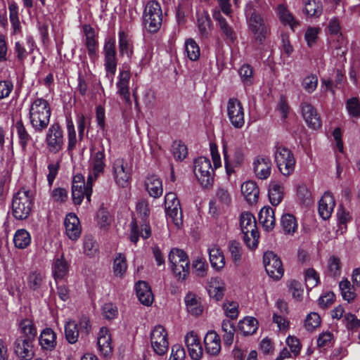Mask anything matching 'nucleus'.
Returning a JSON list of instances; mask_svg holds the SVG:
<instances>
[{
  "mask_svg": "<svg viewBox=\"0 0 360 360\" xmlns=\"http://www.w3.org/2000/svg\"><path fill=\"white\" fill-rule=\"evenodd\" d=\"M341 263L339 258L332 256L328 260L327 273L333 278H338L341 274Z\"/></svg>",
  "mask_w": 360,
  "mask_h": 360,
  "instance_id": "54",
  "label": "nucleus"
},
{
  "mask_svg": "<svg viewBox=\"0 0 360 360\" xmlns=\"http://www.w3.org/2000/svg\"><path fill=\"white\" fill-rule=\"evenodd\" d=\"M253 169L256 176L259 179H267L271 172V160L267 157H257L253 162Z\"/></svg>",
  "mask_w": 360,
  "mask_h": 360,
  "instance_id": "26",
  "label": "nucleus"
},
{
  "mask_svg": "<svg viewBox=\"0 0 360 360\" xmlns=\"http://www.w3.org/2000/svg\"><path fill=\"white\" fill-rule=\"evenodd\" d=\"M275 161L281 173L284 176L291 174L295 166V160L292 153L287 148L279 146L274 152Z\"/></svg>",
  "mask_w": 360,
  "mask_h": 360,
  "instance_id": "11",
  "label": "nucleus"
},
{
  "mask_svg": "<svg viewBox=\"0 0 360 360\" xmlns=\"http://www.w3.org/2000/svg\"><path fill=\"white\" fill-rule=\"evenodd\" d=\"M172 151L176 160H181L187 155L186 146L181 141H174L172 146Z\"/></svg>",
  "mask_w": 360,
  "mask_h": 360,
  "instance_id": "60",
  "label": "nucleus"
},
{
  "mask_svg": "<svg viewBox=\"0 0 360 360\" xmlns=\"http://www.w3.org/2000/svg\"><path fill=\"white\" fill-rule=\"evenodd\" d=\"M225 167L229 175L234 172V167L240 166L244 160V154L240 148H236L231 160L229 162L226 147H224Z\"/></svg>",
  "mask_w": 360,
  "mask_h": 360,
  "instance_id": "38",
  "label": "nucleus"
},
{
  "mask_svg": "<svg viewBox=\"0 0 360 360\" xmlns=\"http://www.w3.org/2000/svg\"><path fill=\"white\" fill-rule=\"evenodd\" d=\"M143 22L150 32H156L162 22V12L160 5L155 1H149L143 13Z\"/></svg>",
  "mask_w": 360,
  "mask_h": 360,
  "instance_id": "7",
  "label": "nucleus"
},
{
  "mask_svg": "<svg viewBox=\"0 0 360 360\" xmlns=\"http://www.w3.org/2000/svg\"><path fill=\"white\" fill-rule=\"evenodd\" d=\"M46 142L51 153H56L63 149L64 143L63 130L58 123L51 124L49 128Z\"/></svg>",
  "mask_w": 360,
  "mask_h": 360,
  "instance_id": "16",
  "label": "nucleus"
},
{
  "mask_svg": "<svg viewBox=\"0 0 360 360\" xmlns=\"http://www.w3.org/2000/svg\"><path fill=\"white\" fill-rule=\"evenodd\" d=\"M214 20L217 22V25L221 32V34L231 42L236 39V34L233 28L229 24L226 19L222 16L220 11L214 10L212 13Z\"/></svg>",
  "mask_w": 360,
  "mask_h": 360,
  "instance_id": "24",
  "label": "nucleus"
},
{
  "mask_svg": "<svg viewBox=\"0 0 360 360\" xmlns=\"http://www.w3.org/2000/svg\"><path fill=\"white\" fill-rule=\"evenodd\" d=\"M18 141L23 150H25L28 143L32 141V136L28 133L22 120H18L15 124Z\"/></svg>",
  "mask_w": 360,
  "mask_h": 360,
  "instance_id": "47",
  "label": "nucleus"
},
{
  "mask_svg": "<svg viewBox=\"0 0 360 360\" xmlns=\"http://www.w3.org/2000/svg\"><path fill=\"white\" fill-rule=\"evenodd\" d=\"M211 266L217 271H221L225 266V257L220 248L212 245L208 248Z\"/></svg>",
  "mask_w": 360,
  "mask_h": 360,
  "instance_id": "33",
  "label": "nucleus"
},
{
  "mask_svg": "<svg viewBox=\"0 0 360 360\" xmlns=\"http://www.w3.org/2000/svg\"><path fill=\"white\" fill-rule=\"evenodd\" d=\"M239 75L243 82L250 85L253 82V70L250 65L244 64L239 70Z\"/></svg>",
  "mask_w": 360,
  "mask_h": 360,
  "instance_id": "61",
  "label": "nucleus"
},
{
  "mask_svg": "<svg viewBox=\"0 0 360 360\" xmlns=\"http://www.w3.org/2000/svg\"><path fill=\"white\" fill-rule=\"evenodd\" d=\"M150 344L158 355L161 356L167 352L169 347L167 332L162 326H155L151 330Z\"/></svg>",
  "mask_w": 360,
  "mask_h": 360,
  "instance_id": "13",
  "label": "nucleus"
},
{
  "mask_svg": "<svg viewBox=\"0 0 360 360\" xmlns=\"http://www.w3.org/2000/svg\"><path fill=\"white\" fill-rule=\"evenodd\" d=\"M169 262L171 264V268L184 264L186 266L189 264V259L186 254L181 250L174 248L169 254Z\"/></svg>",
  "mask_w": 360,
  "mask_h": 360,
  "instance_id": "46",
  "label": "nucleus"
},
{
  "mask_svg": "<svg viewBox=\"0 0 360 360\" xmlns=\"http://www.w3.org/2000/svg\"><path fill=\"white\" fill-rule=\"evenodd\" d=\"M226 285L224 282L219 278H212L208 284L209 295L216 300H221L224 295Z\"/></svg>",
  "mask_w": 360,
  "mask_h": 360,
  "instance_id": "36",
  "label": "nucleus"
},
{
  "mask_svg": "<svg viewBox=\"0 0 360 360\" xmlns=\"http://www.w3.org/2000/svg\"><path fill=\"white\" fill-rule=\"evenodd\" d=\"M259 221L266 231H271L276 225L274 210L269 206H264L259 213Z\"/></svg>",
  "mask_w": 360,
  "mask_h": 360,
  "instance_id": "32",
  "label": "nucleus"
},
{
  "mask_svg": "<svg viewBox=\"0 0 360 360\" xmlns=\"http://www.w3.org/2000/svg\"><path fill=\"white\" fill-rule=\"evenodd\" d=\"M284 188L283 185L276 181H272L269 186L268 195L272 205H278L283 200Z\"/></svg>",
  "mask_w": 360,
  "mask_h": 360,
  "instance_id": "42",
  "label": "nucleus"
},
{
  "mask_svg": "<svg viewBox=\"0 0 360 360\" xmlns=\"http://www.w3.org/2000/svg\"><path fill=\"white\" fill-rule=\"evenodd\" d=\"M37 48L34 37L30 34H27L24 40H18L15 42L13 50L18 61L23 63Z\"/></svg>",
  "mask_w": 360,
  "mask_h": 360,
  "instance_id": "17",
  "label": "nucleus"
},
{
  "mask_svg": "<svg viewBox=\"0 0 360 360\" xmlns=\"http://www.w3.org/2000/svg\"><path fill=\"white\" fill-rule=\"evenodd\" d=\"M276 13L281 22L285 26H289L292 30L299 26L300 22L297 20L290 11L284 4H279L276 8Z\"/></svg>",
  "mask_w": 360,
  "mask_h": 360,
  "instance_id": "37",
  "label": "nucleus"
},
{
  "mask_svg": "<svg viewBox=\"0 0 360 360\" xmlns=\"http://www.w3.org/2000/svg\"><path fill=\"white\" fill-rule=\"evenodd\" d=\"M346 109L352 117H358L360 115V102L356 97L347 101Z\"/></svg>",
  "mask_w": 360,
  "mask_h": 360,
  "instance_id": "59",
  "label": "nucleus"
},
{
  "mask_svg": "<svg viewBox=\"0 0 360 360\" xmlns=\"http://www.w3.org/2000/svg\"><path fill=\"white\" fill-rule=\"evenodd\" d=\"M31 240L30 233L24 229H18L13 236L14 245L18 249H25L30 245Z\"/></svg>",
  "mask_w": 360,
  "mask_h": 360,
  "instance_id": "44",
  "label": "nucleus"
},
{
  "mask_svg": "<svg viewBox=\"0 0 360 360\" xmlns=\"http://www.w3.org/2000/svg\"><path fill=\"white\" fill-rule=\"evenodd\" d=\"M231 258L235 264L238 265L242 257V248L236 241H231L229 245Z\"/></svg>",
  "mask_w": 360,
  "mask_h": 360,
  "instance_id": "63",
  "label": "nucleus"
},
{
  "mask_svg": "<svg viewBox=\"0 0 360 360\" xmlns=\"http://www.w3.org/2000/svg\"><path fill=\"white\" fill-rule=\"evenodd\" d=\"M118 48L120 56L131 58L133 54V44L129 36L123 31L118 32Z\"/></svg>",
  "mask_w": 360,
  "mask_h": 360,
  "instance_id": "41",
  "label": "nucleus"
},
{
  "mask_svg": "<svg viewBox=\"0 0 360 360\" xmlns=\"http://www.w3.org/2000/svg\"><path fill=\"white\" fill-rule=\"evenodd\" d=\"M193 172L195 177L203 187L210 186L214 181V168L210 160L205 157H199L194 160Z\"/></svg>",
  "mask_w": 360,
  "mask_h": 360,
  "instance_id": "8",
  "label": "nucleus"
},
{
  "mask_svg": "<svg viewBox=\"0 0 360 360\" xmlns=\"http://www.w3.org/2000/svg\"><path fill=\"white\" fill-rule=\"evenodd\" d=\"M145 186L149 195L153 198H158L162 194V182L156 175L148 176L146 180Z\"/></svg>",
  "mask_w": 360,
  "mask_h": 360,
  "instance_id": "40",
  "label": "nucleus"
},
{
  "mask_svg": "<svg viewBox=\"0 0 360 360\" xmlns=\"http://www.w3.org/2000/svg\"><path fill=\"white\" fill-rule=\"evenodd\" d=\"M187 311L192 315L198 316L202 314L203 307L200 298L195 293L188 292L184 298Z\"/></svg>",
  "mask_w": 360,
  "mask_h": 360,
  "instance_id": "39",
  "label": "nucleus"
},
{
  "mask_svg": "<svg viewBox=\"0 0 360 360\" xmlns=\"http://www.w3.org/2000/svg\"><path fill=\"white\" fill-rule=\"evenodd\" d=\"M34 193L29 188L23 187L13 196L12 212L16 219H27L31 213L33 205Z\"/></svg>",
  "mask_w": 360,
  "mask_h": 360,
  "instance_id": "2",
  "label": "nucleus"
},
{
  "mask_svg": "<svg viewBox=\"0 0 360 360\" xmlns=\"http://www.w3.org/2000/svg\"><path fill=\"white\" fill-rule=\"evenodd\" d=\"M166 217L168 223H173L179 229L183 224L180 202L174 193L169 192L165 197Z\"/></svg>",
  "mask_w": 360,
  "mask_h": 360,
  "instance_id": "10",
  "label": "nucleus"
},
{
  "mask_svg": "<svg viewBox=\"0 0 360 360\" xmlns=\"http://www.w3.org/2000/svg\"><path fill=\"white\" fill-rule=\"evenodd\" d=\"M304 13L309 18H319L323 13V4L320 0H304Z\"/></svg>",
  "mask_w": 360,
  "mask_h": 360,
  "instance_id": "43",
  "label": "nucleus"
},
{
  "mask_svg": "<svg viewBox=\"0 0 360 360\" xmlns=\"http://www.w3.org/2000/svg\"><path fill=\"white\" fill-rule=\"evenodd\" d=\"M246 15H248V28L253 34L255 41L258 44H262L266 38L270 34V27L265 22L262 16L256 11L248 13L245 10Z\"/></svg>",
  "mask_w": 360,
  "mask_h": 360,
  "instance_id": "5",
  "label": "nucleus"
},
{
  "mask_svg": "<svg viewBox=\"0 0 360 360\" xmlns=\"http://www.w3.org/2000/svg\"><path fill=\"white\" fill-rule=\"evenodd\" d=\"M335 205L334 197L330 192H326L319 200V213L321 217L326 220L329 219Z\"/></svg>",
  "mask_w": 360,
  "mask_h": 360,
  "instance_id": "27",
  "label": "nucleus"
},
{
  "mask_svg": "<svg viewBox=\"0 0 360 360\" xmlns=\"http://www.w3.org/2000/svg\"><path fill=\"white\" fill-rule=\"evenodd\" d=\"M132 169V163L122 157L116 158L110 162L112 179L120 188H127L130 184Z\"/></svg>",
  "mask_w": 360,
  "mask_h": 360,
  "instance_id": "3",
  "label": "nucleus"
},
{
  "mask_svg": "<svg viewBox=\"0 0 360 360\" xmlns=\"http://www.w3.org/2000/svg\"><path fill=\"white\" fill-rule=\"evenodd\" d=\"M44 275L37 271L31 272L27 277V284L30 288L37 290L41 288L44 282Z\"/></svg>",
  "mask_w": 360,
  "mask_h": 360,
  "instance_id": "57",
  "label": "nucleus"
},
{
  "mask_svg": "<svg viewBox=\"0 0 360 360\" xmlns=\"http://www.w3.org/2000/svg\"><path fill=\"white\" fill-rule=\"evenodd\" d=\"M185 343L188 354L193 360L201 359L203 353L200 340L193 331H190L185 335Z\"/></svg>",
  "mask_w": 360,
  "mask_h": 360,
  "instance_id": "22",
  "label": "nucleus"
},
{
  "mask_svg": "<svg viewBox=\"0 0 360 360\" xmlns=\"http://www.w3.org/2000/svg\"><path fill=\"white\" fill-rule=\"evenodd\" d=\"M64 224L67 236L72 240H77L81 235L82 227L77 215L73 213L67 214Z\"/></svg>",
  "mask_w": 360,
  "mask_h": 360,
  "instance_id": "23",
  "label": "nucleus"
},
{
  "mask_svg": "<svg viewBox=\"0 0 360 360\" xmlns=\"http://www.w3.org/2000/svg\"><path fill=\"white\" fill-rule=\"evenodd\" d=\"M185 53L187 57L192 61L197 60L200 56V49L198 44L193 39H188L184 43Z\"/></svg>",
  "mask_w": 360,
  "mask_h": 360,
  "instance_id": "49",
  "label": "nucleus"
},
{
  "mask_svg": "<svg viewBox=\"0 0 360 360\" xmlns=\"http://www.w3.org/2000/svg\"><path fill=\"white\" fill-rule=\"evenodd\" d=\"M105 163V154L103 146L101 149L91 148V155L89 160V184L94 182L104 173Z\"/></svg>",
  "mask_w": 360,
  "mask_h": 360,
  "instance_id": "9",
  "label": "nucleus"
},
{
  "mask_svg": "<svg viewBox=\"0 0 360 360\" xmlns=\"http://www.w3.org/2000/svg\"><path fill=\"white\" fill-rule=\"evenodd\" d=\"M240 226L247 247L250 250L256 249L259 235L255 217L249 212H243L240 217Z\"/></svg>",
  "mask_w": 360,
  "mask_h": 360,
  "instance_id": "4",
  "label": "nucleus"
},
{
  "mask_svg": "<svg viewBox=\"0 0 360 360\" xmlns=\"http://www.w3.org/2000/svg\"><path fill=\"white\" fill-rule=\"evenodd\" d=\"M227 114L231 124L240 129L245 124L244 109L241 103L236 98H230L227 103Z\"/></svg>",
  "mask_w": 360,
  "mask_h": 360,
  "instance_id": "15",
  "label": "nucleus"
},
{
  "mask_svg": "<svg viewBox=\"0 0 360 360\" xmlns=\"http://www.w3.org/2000/svg\"><path fill=\"white\" fill-rule=\"evenodd\" d=\"M131 73L129 68L126 66L120 70L118 75V81L116 84L117 94L120 96L129 105H131L130 94H129V82Z\"/></svg>",
  "mask_w": 360,
  "mask_h": 360,
  "instance_id": "18",
  "label": "nucleus"
},
{
  "mask_svg": "<svg viewBox=\"0 0 360 360\" xmlns=\"http://www.w3.org/2000/svg\"><path fill=\"white\" fill-rule=\"evenodd\" d=\"M83 252L91 258L96 257L98 253V244L91 235L84 237Z\"/></svg>",
  "mask_w": 360,
  "mask_h": 360,
  "instance_id": "48",
  "label": "nucleus"
},
{
  "mask_svg": "<svg viewBox=\"0 0 360 360\" xmlns=\"http://www.w3.org/2000/svg\"><path fill=\"white\" fill-rule=\"evenodd\" d=\"M103 54L104 57L103 65L106 73L105 77L108 79L110 84H112L117 65L115 39L114 38L105 39Z\"/></svg>",
  "mask_w": 360,
  "mask_h": 360,
  "instance_id": "6",
  "label": "nucleus"
},
{
  "mask_svg": "<svg viewBox=\"0 0 360 360\" xmlns=\"http://www.w3.org/2000/svg\"><path fill=\"white\" fill-rule=\"evenodd\" d=\"M51 114V108L46 100L38 98L32 102L29 109V120L35 132L41 133L48 127Z\"/></svg>",
  "mask_w": 360,
  "mask_h": 360,
  "instance_id": "1",
  "label": "nucleus"
},
{
  "mask_svg": "<svg viewBox=\"0 0 360 360\" xmlns=\"http://www.w3.org/2000/svg\"><path fill=\"white\" fill-rule=\"evenodd\" d=\"M97 345L101 355L108 357L112 352V340L109 330L106 328H101L98 333Z\"/></svg>",
  "mask_w": 360,
  "mask_h": 360,
  "instance_id": "25",
  "label": "nucleus"
},
{
  "mask_svg": "<svg viewBox=\"0 0 360 360\" xmlns=\"http://www.w3.org/2000/svg\"><path fill=\"white\" fill-rule=\"evenodd\" d=\"M265 270L271 278L278 280L284 272L281 259L273 252H266L263 257Z\"/></svg>",
  "mask_w": 360,
  "mask_h": 360,
  "instance_id": "14",
  "label": "nucleus"
},
{
  "mask_svg": "<svg viewBox=\"0 0 360 360\" xmlns=\"http://www.w3.org/2000/svg\"><path fill=\"white\" fill-rule=\"evenodd\" d=\"M68 197L67 190L61 187L54 188L50 192V200L56 203H64L68 200Z\"/></svg>",
  "mask_w": 360,
  "mask_h": 360,
  "instance_id": "58",
  "label": "nucleus"
},
{
  "mask_svg": "<svg viewBox=\"0 0 360 360\" xmlns=\"http://www.w3.org/2000/svg\"><path fill=\"white\" fill-rule=\"evenodd\" d=\"M70 264L63 255L56 257L51 264V273L56 282L64 280L69 274Z\"/></svg>",
  "mask_w": 360,
  "mask_h": 360,
  "instance_id": "20",
  "label": "nucleus"
},
{
  "mask_svg": "<svg viewBox=\"0 0 360 360\" xmlns=\"http://www.w3.org/2000/svg\"><path fill=\"white\" fill-rule=\"evenodd\" d=\"M302 115L308 127L313 129H319L321 127V120L316 109L309 103H301Z\"/></svg>",
  "mask_w": 360,
  "mask_h": 360,
  "instance_id": "19",
  "label": "nucleus"
},
{
  "mask_svg": "<svg viewBox=\"0 0 360 360\" xmlns=\"http://www.w3.org/2000/svg\"><path fill=\"white\" fill-rule=\"evenodd\" d=\"M198 31L201 38H207L212 30V23L207 11L203 10L197 13Z\"/></svg>",
  "mask_w": 360,
  "mask_h": 360,
  "instance_id": "29",
  "label": "nucleus"
},
{
  "mask_svg": "<svg viewBox=\"0 0 360 360\" xmlns=\"http://www.w3.org/2000/svg\"><path fill=\"white\" fill-rule=\"evenodd\" d=\"M34 339L18 337L14 344L16 355L21 360H30L34 356L32 342Z\"/></svg>",
  "mask_w": 360,
  "mask_h": 360,
  "instance_id": "21",
  "label": "nucleus"
},
{
  "mask_svg": "<svg viewBox=\"0 0 360 360\" xmlns=\"http://www.w3.org/2000/svg\"><path fill=\"white\" fill-rule=\"evenodd\" d=\"M239 329L245 335H252L257 329V321L253 317H246L239 322Z\"/></svg>",
  "mask_w": 360,
  "mask_h": 360,
  "instance_id": "52",
  "label": "nucleus"
},
{
  "mask_svg": "<svg viewBox=\"0 0 360 360\" xmlns=\"http://www.w3.org/2000/svg\"><path fill=\"white\" fill-rule=\"evenodd\" d=\"M281 224L285 233H294L297 229V223L295 217L290 214H284L281 217Z\"/></svg>",
  "mask_w": 360,
  "mask_h": 360,
  "instance_id": "51",
  "label": "nucleus"
},
{
  "mask_svg": "<svg viewBox=\"0 0 360 360\" xmlns=\"http://www.w3.org/2000/svg\"><path fill=\"white\" fill-rule=\"evenodd\" d=\"M241 193L250 204L256 203L259 198V189L253 181H247L241 185Z\"/></svg>",
  "mask_w": 360,
  "mask_h": 360,
  "instance_id": "35",
  "label": "nucleus"
},
{
  "mask_svg": "<svg viewBox=\"0 0 360 360\" xmlns=\"http://www.w3.org/2000/svg\"><path fill=\"white\" fill-rule=\"evenodd\" d=\"M19 331L21 333L20 337L34 339L37 335V328L33 321L29 319H22L18 324Z\"/></svg>",
  "mask_w": 360,
  "mask_h": 360,
  "instance_id": "45",
  "label": "nucleus"
},
{
  "mask_svg": "<svg viewBox=\"0 0 360 360\" xmlns=\"http://www.w3.org/2000/svg\"><path fill=\"white\" fill-rule=\"evenodd\" d=\"M131 226V234L130 240L132 243H136L139 240V236L144 239H146L150 236L151 230L150 226L143 222L141 224V227L138 226V224L135 219H132L130 224Z\"/></svg>",
  "mask_w": 360,
  "mask_h": 360,
  "instance_id": "31",
  "label": "nucleus"
},
{
  "mask_svg": "<svg viewBox=\"0 0 360 360\" xmlns=\"http://www.w3.org/2000/svg\"><path fill=\"white\" fill-rule=\"evenodd\" d=\"M139 300L146 306H150L153 302V295L150 287L145 281H139L135 285Z\"/></svg>",
  "mask_w": 360,
  "mask_h": 360,
  "instance_id": "30",
  "label": "nucleus"
},
{
  "mask_svg": "<svg viewBox=\"0 0 360 360\" xmlns=\"http://www.w3.org/2000/svg\"><path fill=\"white\" fill-rule=\"evenodd\" d=\"M321 32L319 27L309 26L307 28L304 33V39L309 47H313L317 42L319 35Z\"/></svg>",
  "mask_w": 360,
  "mask_h": 360,
  "instance_id": "56",
  "label": "nucleus"
},
{
  "mask_svg": "<svg viewBox=\"0 0 360 360\" xmlns=\"http://www.w3.org/2000/svg\"><path fill=\"white\" fill-rule=\"evenodd\" d=\"M79 333L78 325L75 321H70L65 324V335L69 343L74 344L77 342Z\"/></svg>",
  "mask_w": 360,
  "mask_h": 360,
  "instance_id": "53",
  "label": "nucleus"
},
{
  "mask_svg": "<svg viewBox=\"0 0 360 360\" xmlns=\"http://www.w3.org/2000/svg\"><path fill=\"white\" fill-rule=\"evenodd\" d=\"M39 342L43 349L51 351L57 344L56 334L51 328H46L41 332Z\"/></svg>",
  "mask_w": 360,
  "mask_h": 360,
  "instance_id": "34",
  "label": "nucleus"
},
{
  "mask_svg": "<svg viewBox=\"0 0 360 360\" xmlns=\"http://www.w3.org/2000/svg\"><path fill=\"white\" fill-rule=\"evenodd\" d=\"M221 328L224 334L223 335L224 341L226 345H230L233 340L235 333L234 324L229 320H224L221 325Z\"/></svg>",
  "mask_w": 360,
  "mask_h": 360,
  "instance_id": "55",
  "label": "nucleus"
},
{
  "mask_svg": "<svg viewBox=\"0 0 360 360\" xmlns=\"http://www.w3.org/2000/svg\"><path fill=\"white\" fill-rule=\"evenodd\" d=\"M93 184L94 182L89 184L88 177L86 182H85L82 174L74 176L72 185V196L75 205H80L84 196H86L88 201H90Z\"/></svg>",
  "mask_w": 360,
  "mask_h": 360,
  "instance_id": "12",
  "label": "nucleus"
},
{
  "mask_svg": "<svg viewBox=\"0 0 360 360\" xmlns=\"http://www.w3.org/2000/svg\"><path fill=\"white\" fill-rule=\"evenodd\" d=\"M127 269L126 257L121 253L117 255L113 261L112 270L115 276L123 277Z\"/></svg>",
  "mask_w": 360,
  "mask_h": 360,
  "instance_id": "50",
  "label": "nucleus"
},
{
  "mask_svg": "<svg viewBox=\"0 0 360 360\" xmlns=\"http://www.w3.org/2000/svg\"><path fill=\"white\" fill-rule=\"evenodd\" d=\"M319 276L314 269H309L305 273V283L307 288L311 289L317 285Z\"/></svg>",
  "mask_w": 360,
  "mask_h": 360,
  "instance_id": "64",
  "label": "nucleus"
},
{
  "mask_svg": "<svg viewBox=\"0 0 360 360\" xmlns=\"http://www.w3.org/2000/svg\"><path fill=\"white\" fill-rule=\"evenodd\" d=\"M321 324V318L317 313L311 312L309 314L304 321V327L309 331H312L314 329L319 326Z\"/></svg>",
  "mask_w": 360,
  "mask_h": 360,
  "instance_id": "62",
  "label": "nucleus"
},
{
  "mask_svg": "<svg viewBox=\"0 0 360 360\" xmlns=\"http://www.w3.org/2000/svg\"><path fill=\"white\" fill-rule=\"evenodd\" d=\"M205 349L207 354L217 356L221 351V339L213 330L207 333L204 338Z\"/></svg>",
  "mask_w": 360,
  "mask_h": 360,
  "instance_id": "28",
  "label": "nucleus"
}]
</instances>
